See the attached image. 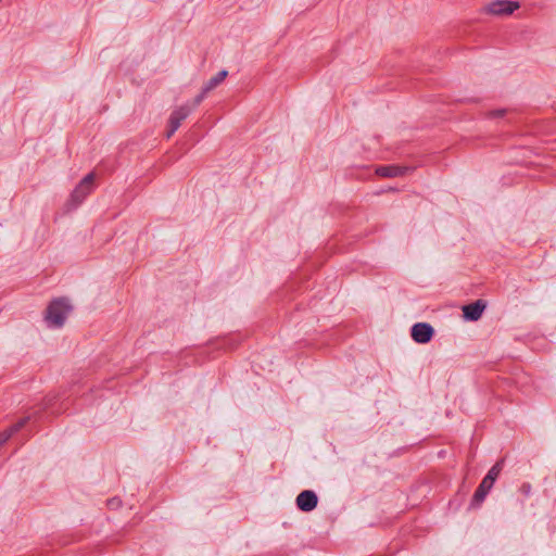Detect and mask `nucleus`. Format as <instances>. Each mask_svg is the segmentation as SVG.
Segmentation results:
<instances>
[{
	"label": "nucleus",
	"mask_w": 556,
	"mask_h": 556,
	"mask_svg": "<svg viewBox=\"0 0 556 556\" xmlns=\"http://www.w3.org/2000/svg\"><path fill=\"white\" fill-rule=\"evenodd\" d=\"M208 92L204 91V87L202 88L201 92L193 99L192 108H197L200 105V103L204 100Z\"/></svg>",
	"instance_id": "obj_12"
},
{
	"label": "nucleus",
	"mask_w": 556,
	"mask_h": 556,
	"mask_svg": "<svg viewBox=\"0 0 556 556\" xmlns=\"http://www.w3.org/2000/svg\"><path fill=\"white\" fill-rule=\"evenodd\" d=\"M504 113H505V111H504V110H497V111H493V112H491V116H494V117H501V116H503V115H504Z\"/></svg>",
	"instance_id": "obj_14"
},
{
	"label": "nucleus",
	"mask_w": 556,
	"mask_h": 556,
	"mask_svg": "<svg viewBox=\"0 0 556 556\" xmlns=\"http://www.w3.org/2000/svg\"><path fill=\"white\" fill-rule=\"evenodd\" d=\"M72 311V306L65 298H58L50 302L46 309V320L53 327H62Z\"/></svg>",
	"instance_id": "obj_1"
},
{
	"label": "nucleus",
	"mask_w": 556,
	"mask_h": 556,
	"mask_svg": "<svg viewBox=\"0 0 556 556\" xmlns=\"http://www.w3.org/2000/svg\"><path fill=\"white\" fill-rule=\"evenodd\" d=\"M520 8V3L518 1H511V0H495L489 3L484 11L488 14L503 16V15H510L516 10Z\"/></svg>",
	"instance_id": "obj_4"
},
{
	"label": "nucleus",
	"mask_w": 556,
	"mask_h": 556,
	"mask_svg": "<svg viewBox=\"0 0 556 556\" xmlns=\"http://www.w3.org/2000/svg\"><path fill=\"white\" fill-rule=\"evenodd\" d=\"M520 492L523 495L529 496L530 493H531V484L528 483V482L522 483L521 486H520Z\"/></svg>",
	"instance_id": "obj_13"
},
{
	"label": "nucleus",
	"mask_w": 556,
	"mask_h": 556,
	"mask_svg": "<svg viewBox=\"0 0 556 556\" xmlns=\"http://www.w3.org/2000/svg\"><path fill=\"white\" fill-rule=\"evenodd\" d=\"M29 417L21 418L17 422L12 425L10 428L0 432V447L16 432H18L28 422Z\"/></svg>",
	"instance_id": "obj_9"
},
{
	"label": "nucleus",
	"mask_w": 556,
	"mask_h": 556,
	"mask_svg": "<svg viewBox=\"0 0 556 556\" xmlns=\"http://www.w3.org/2000/svg\"><path fill=\"white\" fill-rule=\"evenodd\" d=\"M191 109L182 105L174 110L168 119V129L166 137L169 139L175 131L180 127L181 123L189 116Z\"/></svg>",
	"instance_id": "obj_5"
},
{
	"label": "nucleus",
	"mask_w": 556,
	"mask_h": 556,
	"mask_svg": "<svg viewBox=\"0 0 556 556\" xmlns=\"http://www.w3.org/2000/svg\"><path fill=\"white\" fill-rule=\"evenodd\" d=\"M410 336L417 343H428L434 336L433 327L428 323H417L412 327Z\"/></svg>",
	"instance_id": "obj_6"
},
{
	"label": "nucleus",
	"mask_w": 556,
	"mask_h": 556,
	"mask_svg": "<svg viewBox=\"0 0 556 556\" xmlns=\"http://www.w3.org/2000/svg\"><path fill=\"white\" fill-rule=\"evenodd\" d=\"M295 503L301 511L308 513L316 508L318 497L314 491L304 490L296 496Z\"/></svg>",
	"instance_id": "obj_7"
},
{
	"label": "nucleus",
	"mask_w": 556,
	"mask_h": 556,
	"mask_svg": "<svg viewBox=\"0 0 556 556\" xmlns=\"http://www.w3.org/2000/svg\"><path fill=\"white\" fill-rule=\"evenodd\" d=\"M228 76V72L226 70L219 71L215 76H213L203 87L205 92H210L219 86Z\"/></svg>",
	"instance_id": "obj_11"
},
{
	"label": "nucleus",
	"mask_w": 556,
	"mask_h": 556,
	"mask_svg": "<svg viewBox=\"0 0 556 556\" xmlns=\"http://www.w3.org/2000/svg\"><path fill=\"white\" fill-rule=\"evenodd\" d=\"M405 168L395 165L379 166L376 169V174L380 177H399L404 175Z\"/></svg>",
	"instance_id": "obj_10"
},
{
	"label": "nucleus",
	"mask_w": 556,
	"mask_h": 556,
	"mask_svg": "<svg viewBox=\"0 0 556 556\" xmlns=\"http://www.w3.org/2000/svg\"><path fill=\"white\" fill-rule=\"evenodd\" d=\"M94 179L96 175L94 173L91 172L79 181V184L71 193L70 200L67 202V205L71 208L77 207L79 204L83 203L86 197L92 192L94 188Z\"/></svg>",
	"instance_id": "obj_3"
},
{
	"label": "nucleus",
	"mask_w": 556,
	"mask_h": 556,
	"mask_svg": "<svg viewBox=\"0 0 556 556\" xmlns=\"http://www.w3.org/2000/svg\"><path fill=\"white\" fill-rule=\"evenodd\" d=\"M504 460L501 459L496 462L486 476L483 478L479 486L473 493V496L471 498V505L472 506H479L488 495L489 491L492 489L494 482L496 481L497 477L500 476L502 469H503Z\"/></svg>",
	"instance_id": "obj_2"
},
{
	"label": "nucleus",
	"mask_w": 556,
	"mask_h": 556,
	"mask_svg": "<svg viewBox=\"0 0 556 556\" xmlns=\"http://www.w3.org/2000/svg\"><path fill=\"white\" fill-rule=\"evenodd\" d=\"M485 307L486 303L483 300H477L463 306V315L465 319L476 321L481 317Z\"/></svg>",
	"instance_id": "obj_8"
}]
</instances>
